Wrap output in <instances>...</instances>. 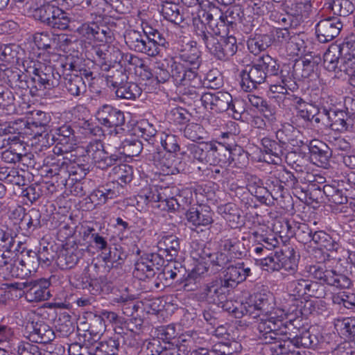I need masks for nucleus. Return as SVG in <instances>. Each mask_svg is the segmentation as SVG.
<instances>
[{"label":"nucleus","instance_id":"52","mask_svg":"<svg viewBox=\"0 0 355 355\" xmlns=\"http://www.w3.org/2000/svg\"><path fill=\"white\" fill-rule=\"evenodd\" d=\"M103 259L107 264L112 268L122 266L128 257V253L121 245L110 246L108 250L103 254Z\"/></svg>","mask_w":355,"mask_h":355},{"label":"nucleus","instance_id":"36","mask_svg":"<svg viewBox=\"0 0 355 355\" xmlns=\"http://www.w3.org/2000/svg\"><path fill=\"white\" fill-rule=\"evenodd\" d=\"M157 247L159 252L156 254L171 261L178 257L180 252V239L174 234L164 235L158 241Z\"/></svg>","mask_w":355,"mask_h":355},{"label":"nucleus","instance_id":"20","mask_svg":"<svg viewBox=\"0 0 355 355\" xmlns=\"http://www.w3.org/2000/svg\"><path fill=\"white\" fill-rule=\"evenodd\" d=\"M52 139L56 142L53 149L54 154L69 153L76 152V148L73 150V146L76 144L77 139L72 125L69 123H64L55 129Z\"/></svg>","mask_w":355,"mask_h":355},{"label":"nucleus","instance_id":"64","mask_svg":"<svg viewBox=\"0 0 355 355\" xmlns=\"http://www.w3.org/2000/svg\"><path fill=\"white\" fill-rule=\"evenodd\" d=\"M268 346L272 355H305V352H301L295 349V346L288 340L272 341Z\"/></svg>","mask_w":355,"mask_h":355},{"label":"nucleus","instance_id":"25","mask_svg":"<svg viewBox=\"0 0 355 355\" xmlns=\"http://www.w3.org/2000/svg\"><path fill=\"white\" fill-rule=\"evenodd\" d=\"M267 29L266 25H261L247 40L248 49L251 53L257 55L273 44V32H268Z\"/></svg>","mask_w":355,"mask_h":355},{"label":"nucleus","instance_id":"9","mask_svg":"<svg viewBox=\"0 0 355 355\" xmlns=\"http://www.w3.org/2000/svg\"><path fill=\"white\" fill-rule=\"evenodd\" d=\"M324 64L329 71H334L339 63L355 64V40H345L331 45L324 54Z\"/></svg>","mask_w":355,"mask_h":355},{"label":"nucleus","instance_id":"11","mask_svg":"<svg viewBox=\"0 0 355 355\" xmlns=\"http://www.w3.org/2000/svg\"><path fill=\"white\" fill-rule=\"evenodd\" d=\"M64 10L51 2H44L33 10L34 18L53 30L63 31Z\"/></svg>","mask_w":355,"mask_h":355},{"label":"nucleus","instance_id":"53","mask_svg":"<svg viewBox=\"0 0 355 355\" xmlns=\"http://www.w3.org/2000/svg\"><path fill=\"white\" fill-rule=\"evenodd\" d=\"M63 31H74L76 33L78 26L85 24L87 17V12L83 9H74L70 13L64 11Z\"/></svg>","mask_w":355,"mask_h":355},{"label":"nucleus","instance_id":"32","mask_svg":"<svg viewBox=\"0 0 355 355\" xmlns=\"http://www.w3.org/2000/svg\"><path fill=\"white\" fill-rule=\"evenodd\" d=\"M69 283L76 289L87 290L92 295H97L102 291L100 284L92 279L87 268L81 272L71 274L69 276Z\"/></svg>","mask_w":355,"mask_h":355},{"label":"nucleus","instance_id":"61","mask_svg":"<svg viewBox=\"0 0 355 355\" xmlns=\"http://www.w3.org/2000/svg\"><path fill=\"white\" fill-rule=\"evenodd\" d=\"M198 254L202 259L207 257L210 266H211L214 270L217 271L223 270L229 263L232 262L225 251H217L210 253L206 252L202 250V252Z\"/></svg>","mask_w":355,"mask_h":355},{"label":"nucleus","instance_id":"3","mask_svg":"<svg viewBox=\"0 0 355 355\" xmlns=\"http://www.w3.org/2000/svg\"><path fill=\"white\" fill-rule=\"evenodd\" d=\"M163 266L162 271L158 275V279H164L166 282L176 279V283L182 285L185 291L196 290L198 288L196 285L198 279L201 275L208 271V267L199 263L185 276L186 268L179 262L171 261Z\"/></svg>","mask_w":355,"mask_h":355},{"label":"nucleus","instance_id":"60","mask_svg":"<svg viewBox=\"0 0 355 355\" xmlns=\"http://www.w3.org/2000/svg\"><path fill=\"white\" fill-rule=\"evenodd\" d=\"M153 74L157 83H165L172 78L177 85L174 71L172 70V59L166 64L164 62H156L153 69Z\"/></svg>","mask_w":355,"mask_h":355},{"label":"nucleus","instance_id":"58","mask_svg":"<svg viewBox=\"0 0 355 355\" xmlns=\"http://www.w3.org/2000/svg\"><path fill=\"white\" fill-rule=\"evenodd\" d=\"M178 3L177 2H166V3L162 4V10L160 11L165 19L175 25H180L184 19V15L180 12Z\"/></svg>","mask_w":355,"mask_h":355},{"label":"nucleus","instance_id":"28","mask_svg":"<svg viewBox=\"0 0 355 355\" xmlns=\"http://www.w3.org/2000/svg\"><path fill=\"white\" fill-rule=\"evenodd\" d=\"M214 211L209 205L200 204L190 207L185 214L187 222L191 225L207 227L214 223Z\"/></svg>","mask_w":355,"mask_h":355},{"label":"nucleus","instance_id":"50","mask_svg":"<svg viewBox=\"0 0 355 355\" xmlns=\"http://www.w3.org/2000/svg\"><path fill=\"white\" fill-rule=\"evenodd\" d=\"M218 213L229 223L232 228H236L241 225V211L234 203L228 202L220 205L217 208Z\"/></svg>","mask_w":355,"mask_h":355},{"label":"nucleus","instance_id":"37","mask_svg":"<svg viewBox=\"0 0 355 355\" xmlns=\"http://www.w3.org/2000/svg\"><path fill=\"white\" fill-rule=\"evenodd\" d=\"M123 36L125 42L130 50L150 56V49H148V39L141 31L128 29Z\"/></svg>","mask_w":355,"mask_h":355},{"label":"nucleus","instance_id":"17","mask_svg":"<svg viewBox=\"0 0 355 355\" xmlns=\"http://www.w3.org/2000/svg\"><path fill=\"white\" fill-rule=\"evenodd\" d=\"M320 112L325 116L326 125H329L332 130L340 132L347 130L349 125L347 123V114L338 108L329 96L327 100L322 99Z\"/></svg>","mask_w":355,"mask_h":355},{"label":"nucleus","instance_id":"63","mask_svg":"<svg viewBox=\"0 0 355 355\" xmlns=\"http://www.w3.org/2000/svg\"><path fill=\"white\" fill-rule=\"evenodd\" d=\"M20 47L16 44L0 45V60L5 64L14 65L19 62Z\"/></svg>","mask_w":355,"mask_h":355},{"label":"nucleus","instance_id":"8","mask_svg":"<svg viewBox=\"0 0 355 355\" xmlns=\"http://www.w3.org/2000/svg\"><path fill=\"white\" fill-rule=\"evenodd\" d=\"M30 78V94L33 96H38L37 92L45 89H51L58 87L61 80V75L51 66L39 64L38 67L34 66Z\"/></svg>","mask_w":355,"mask_h":355},{"label":"nucleus","instance_id":"24","mask_svg":"<svg viewBox=\"0 0 355 355\" xmlns=\"http://www.w3.org/2000/svg\"><path fill=\"white\" fill-rule=\"evenodd\" d=\"M343 22L338 17H329L320 20L315 26L318 40L326 43L336 37L343 28Z\"/></svg>","mask_w":355,"mask_h":355},{"label":"nucleus","instance_id":"38","mask_svg":"<svg viewBox=\"0 0 355 355\" xmlns=\"http://www.w3.org/2000/svg\"><path fill=\"white\" fill-rule=\"evenodd\" d=\"M174 187H170V197L165 203V206H162L164 209H166L167 211H174L180 208L185 209L186 206H189L193 201V191L190 188H186L180 191V193L174 196Z\"/></svg>","mask_w":355,"mask_h":355},{"label":"nucleus","instance_id":"4","mask_svg":"<svg viewBox=\"0 0 355 355\" xmlns=\"http://www.w3.org/2000/svg\"><path fill=\"white\" fill-rule=\"evenodd\" d=\"M172 59V70L175 76H200L198 69L202 64V51L197 46V42L191 41L181 49L178 55Z\"/></svg>","mask_w":355,"mask_h":355},{"label":"nucleus","instance_id":"49","mask_svg":"<svg viewBox=\"0 0 355 355\" xmlns=\"http://www.w3.org/2000/svg\"><path fill=\"white\" fill-rule=\"evenodd\" d=\"M63 85L68 94L72 96H79L87 91L83 78L73 73L66 74L63 78Z\"/></svg>","mask_w":355,"mask_h":355},{"label":"nucleus","instance_id":"1","mask_svg":"<svg viewBox=\"0 0 355 355\" xmlns=\"http://www.w3.org/2000/svg\"><path fill=\"white\" fill-rule=\"evenodd\" d=\"M280 65L277 60L266 54L259 57L239 73L240 85L243 91L250 93L257 89L268 78L279 73Z\"/></svg>","mask_w":355,"mask_h":355},{"label":"nucleus","instance_id":"30","mask_svg":"<svg viewBox=\"0 0 355 355\" xmlns=\"http://www.w3.org/2000/svg\"><path fill=\"white\" fill-rule=\"evenodd\" d=\"M284 315L286 316V320L282 321V326H279L275 334L274 341L288 340L293 343L298 332H300L302 319L295 317L292 311H288Z\"/></svg>","mask_w":355,"mask_h":355},{"label":"nucleus","instance_id":"29","mask_svg":"<svg viewBox=\"0 0 355 355\" xmlns=\"http://www.w3.org/2000/svg\"><path fill=\"white\" fill-rule=\"evenodd\" d=\"M50 282L46 279L27 282L24 296L28 302H38L48 300L51 297Z\"/></svg>","mask_w":355,"mask_h":355},{"label":"nucleus","instance_id":"44","mask_svg":"<svg viewBox=\"0 0 355 355\" xmlns=\"http://www.w3.org/2000/svg\"><path fill=\"white\" fill-rule=\"evenodd\" d=\"M322 338V336L314 328L302 329H300V332L297 334V337L295 338L292 343L297 347L315 349Z\"/></svg>","mask_w":355,"mask_h":355},{"label":"nucleus","instance_id":"14","mask_svg":"<svg viewBox=\"0 0 355 355\" xmlns=\"http://www.w3.org/2000/svg\"><path fill=\"white\" fill-rule=\"evenodd\" d=\"M165 262L164 258L156 253L142 254L135 262L133 276L141 281L153 277Z\"/></svg>","mask_w":355,"mask_h":355},{"label":"nucleus","instance_id":"47","mask_svg":"<svg viewBox=\"0 0 355 355\" xmlns=\"http://www.w3.org/2000/svg\"><path fill=\"white\" fill-rule=\"evenodd\" d=\"M84 241L89 243V246L95 248L97 251H101L103 254L110 245L107 243V237L105 236V233H99L93 227H88L83 232Z\"/></svg>","mask_w":355,"mask_h":355},{"label":"nucleus","instance_id":"22","mask_svg":"<svg viewBox=\"0 0 355 355\" xmlns=\"http://www.w3.org/2000/svg\"><path fill=\"white\" fill-rule=\"evenodd\" d=\"M297 173V175L295 176L294 173L288 169H286L284 166L281 167L279 169L276 170L274 173L278 179V181L283 184L285 187H287L291 189L295 190L296 191L298 189H300L303 191V189L300 185V182H312L315 180L314 175L309 173L308 171H304L302 169L299 171L295 169Z\"/></svg>","mask_w":355,"mask_h":355},{"label":"nucleus","instance_id":"45","mask_svg":"<svg viewBox=\"0 0 355 355\" xmlns=\"http://www.w3.org/2000/svg\"><path fill=\"white\" fill-rule=\"evenodd\" d=\"M280 261L282 263V269L289 275H295L298 270V264L300 255L293 247H287L285 250H281Z\"/></svg>","mask_w":355,"mask_h":355},{"label":"nucleus","instance_id":"10","mask_svg":"<svg viewBox=\"0 0 355 355\" xmlns=\"http://www.w3.org/2000/svg\"><path fill=\"white\" fill-rule=\"evenodd\" d=\"M203 36V43L208 52L217 60L227 61L236 54L238 50L236 38L232 35L223 37H211L208 39L205 33L200 34Z\"/></svg>","mask_w":355,"mask_h":355},{"label":"nucleus","instance_id":"34","mask_svg":"<svg viewBox=\"0 0 355 355\" xmlns=\"http://www.w3.org/2000/svg\"><path fill=\"white\" fill-rule=\"evenodd\" d=\"M71 158H69V161L73 162L69 164V174H70V181L73 180H81L85 175L89 173L90 168V164L87 159V155L81 153L80 152H75V154H71ZM64 159H68L67 157H64Z\"/></svg>","mask_w":355,"mask_h":355},{"label":"nucleus","instance_id":"12","mask_svg":"<svg viewBox=\"0 0 355 355\" xmlns=\"http://www.w3.org/2000/svg\"><path fill=\"white\" fill-rule=\"evenodd\" d=\"M203 100L204 107L206 109L209 108L218 113L230 111L235 119H239L241 116V112L236 108V103L239 101H234L232 95L227 92H207Z\"/></svg>","mask_w":355,"mask_h":355},{"label":"nucleus","instance_id":"51","mask_svg":"<svg viewBox=\"0 0 355 355\" xmlns=\"http://www.w3.org/2000/svg\"><path fill=\"white\" fill-rule=\"evenodd\" d=\"M55 39L56 35L48 31L36 32L33 36V42L37 49L48 53L56 51Z\"/></svg>","mask_w":355,"mask_h":355},{"label":"nucleus","instance_id":"33","mask_svg":"<svg viewBox=\"0 0 355 355\" xmlns=\"http://www.w3.org/2000/svg\"><path fill=\"white\" fill-rule=\"evenodd\" d=\"M310 159L313 164L323 168L329 166V159L332 156V150L328 145L318 139H313L308 146Z\"/></svg>","mask_w":355,"mask_h":355},{"label":"nucleus","instance_id":"42","mask_svg":"<svg viewBox=\"0 0 355 355\" xmlns=\"http://www.w3.org/2000/svg\"><path fill=\"white\" fill-rule=\"evenodd\" d=\"M42 213L36 208H31L26 211L21 223H18L19 228L25 236L31 235L35 230L42 226Z\"/></svg>","mask_w":355,"mask_h":355},{"label":"nucleus","instance_id":"19","mask_svg":"<svg viewBox=\"0 0 355 355\" xmlns=\"http://www.w3.org/2000/svg\"><path fill=\"white\" fill-rule=\"evenodd\" d=\"M175 77L177 85L185 86L182 92V98L183 101H189V103L200 101L204 107V100L205 94L207 92H202L204 83L202 81L200 76H182Z\"/></svg>","mask_w":355,"mask_h":355},{"label":"nucleus","instance_id":"15","mask_svg":"<svg viewBox=\"0 0 355 355\" xmlns=\"http://www.w3.org/2000/svg\"><path fill=\"white\" fill-rule=\"evenodd\" d=\"M103 43L94 46V62L103 71H110L116 64H120L121 49L114 45Z\"/></svg>","mask_w":355,"mask_h":355},{"label":"nucleus","instance_id":"23","mask_svg":"<svg viewBox=\"0 0 355 355\" xmlns=\"http://www.w3.org/2000/svg\"><path fill=\"white\" fill-rule=\"evenodd\" d=\"M87 246L74 244L63 248L57 255L55 263L60 270H69L74 268L85 254Z\"/></svg>","mask_w":355,"mask_h":355},{"label":"nucleus","instance_id":"16","mask_svg":"<svg viewBox=\"0 0 355 355\" xmlns=\"http://www.w3.org/2000/svg\"><path fill=\"white\" fill-rule=\"evenodd\" d=\"M231 290L221 277L217 276L207 280L203 284L200 295L201 299L208 304L219 305L226 301Z\"/></svg>","mask_w":355,"mask_h":355},{"label":"nucleus","instance_id":"62","mask_svg":"<svg viewBox=\"0 0 355 355\" xmlns=\"http://www.w3.org/2000/svg\"><path fill=\"white\" fill-rule=\"evenodd\" d=\"M325 5L338 17H346L355 10V6L350 0H331L325 3Z\"/></svg>","mask_w":355,"mask_h":355},{"label":"nucleus","instance_id":"54","mask_svg":"<svg viewBox=\"0 0 355 355\" xmlns=\"http://www.w3.org/2000/svg\"><path fill=\"white\" fill-rule=\"evenodd\" d=\"M323 193L329 202L336 205H343L347 202V194L340 188L339 182L323 185Z\"/></svg>","mask_w":355,"mask_h":355},{"label":"nucleus","instance_id":"21","mask_svg":"<svg viewBox=\"0 0 355 355\" xmlns=\"http://www.w3.org/2000/svg\"><path fill=\"white\" fill-rule=\"evenodd\" d=\"M38 268L35 251L26 250L21 259H17L9 266V274L12 277L25 279L35 273Z\"/></svg>","mask_w":355,"mask_h":355},{"label":"nucleus","instance_id":"31","mask_svg":"<svg viewBox=\"0 0 355 355\" xmlns=\"http://www.w3.org/2000/svg\"><path fill=\"white\" fill-rule=\"evenodd\" d=\"M26 328L29 329L28 338L33 343L47 344L55 338L53 329L42 320L33 321Z\"/></svg>","mask_w":355,"mask_h":355},{"label":"nucleus","instance_id":"40","mask_svg":"<svg viewBox=\"0 0 355 355\" xmlns=\"http://www.w3.org/2000/svg\"><path fill=\"white\" fill-rule=\"evenodd\" d=\"M298 133L299 131L290 124L283 125L275 132L276 139L278 140L288 155L292 153L293 147L298 146L297 139Z\"/></svg>","mask_w":355,"mask_h":355},{"label":"nucleus","instance_id":"18","mask_svg":"<svg viewBox=\"0 0 355 355\" xmlns=\"http://www.w3.org/2000/svg\"><path fill=\"white\" fill-rule=\"evenodd\" d=\"M95 116L101 125L107 128L113 129L116 134L119 133V130H124L122 128L125 123L124 112L112 105H101Z\"/></svg>","mask_w":355,"mask_h":355},{"label":"nucleus","instance_id":"26","mask_svg":"<svg viewBox=\"0 0 355 355\" xmlns=\"http://www.w3.org/2000/svg\"><path fill=\"white\" fill-rule=\"evenodd\" d=\"M51 121L50 114L40 110L29 112L26 119H24L26 131L31 130L30 134L35 136H41L42 133L46 132Z\"/></svg>","mask_w":355,"mask_h":355},{"label":"nucleus","instance_id":"48","mask_svg":"<svg viewBox=\"0 0 355 355\" xmlns=\"http://www.w3.org/2000/svg\"><path fill=\"white\" fill-rule=\"evenodd\" d=\"M15 236L11 228L6 224L0 223V251L19 252L22 243L19 242L15 247Z\"/></svg>","mask_w":355,"mask_h":355},{"label":"nucleus","instance_id":"56","mask_svg":"<svg viewBox=\"0 0 355 355\" xmlns=\"http://www.w3.org/2000/svg\"><path fill=\"white\" fill-rule=\"evenodd\" d=\"M113 93L116 98L135 101L141 95L142 89L136 83L128 80Z\"/></svg>","mask_w":355,"mask_h":355},{"label":"nucleus","instance_id":"13","mask_svg":"<svg viewBox=\"0 0 355 355\" xmlns=\"http://www.w3.org/2000/svg\"><path fill=\"white\" fill-rule=\"evenodd\" d=\"M259 322L257 324V330L259 333V339L266 344L272 343L275 339V334L284 320V310L275 309L270 313L259 314Z\"/></svg>","mask_w":355,"mask_h":355},{"label":"nucleus","instance_id":"7","mask_svg":"<svg viewBox=\"0 0 355 355\" xmlns=\"http://www.w3.org/2000/svg\"><path fill=\"white\" fill-rule=\"evenodd\" d=\"M203 21L200 17H194L193 19V33L199 41L203 40V36L200 34L205 33L208 36L223 37L230 36V29L232 28L226 23L223 16L220 15L218 18H214L213 15L209 12L203 14Z\"/></svg>","mask_w":355,"mask_h":355},{"label":"nucleus","instance_id":"39","mask_svg":"<svg viewBox=\"0 0 355 355\" xmlns=\"http://www.w3.org/2000/svg\"><path fill=\"white\" fill-rule=\"evenodd\" d=\"M176 155L174 153L155 151L152 154V159L164 173L175 174L181 171L177 164Z\"/></svg>","mask_w":355,"mask_h":355},{"label":"nucleus","instance_id":"43","mask_svg":"<svg viewBox=\"0 0 355 355\" xmlns=\"http://www.w3.org/2000/svg\"><path fill=\"white\" fill-rule=\"evenodd\" d=\"M91 347L89 355H119L120 341L119 336H114L108 339L99 341Z\"/></svg>","mask_w":355,"mask_h":355},{"label":"nucleus","instance_id":"2","mask_svg":"<svg viewBox=\"0 0 355 355\" xmlns=\"http://www.w3.org/2000/svg\"><path fill=\"white\" fill-rule=\"evenodd\" d=\"M76 152L86 153L87 160L90 159L96 167L103 171L123 162L120 149L110 144L104 145L100 139L91 141L85 148L78 147Z\"/></svg>","mask_w":355,"mask_h":355},{"label":"nucleus","instance_id":"6","mask_svg":"<svg viewBox=\"0 0 355 355\" xmlns=\"http://www.w3.org/2000/svg\"><path fill=\"white\" fill-rule=\"evenodd\" d=\"M306 268L311 277L323 286L327 284L338 289H347L352 286L348 270L340 272L337 270L336 268L327 267L324 263L310 265Z\"/></svg>","mask_w":355,"mask_h":355},{"label":"nucleus","instance_id":"41","mask_svg":"<svg viewBox=\"0 0 355 355\" xmlns=\"http://www.w3.org/2000/svg\"><path fill=\"white\" fill-rule=\"evenodd\" d=\"M221 247L231 261L234 259H241L245 257L248 254V249L243 242L237 237L223 239Z\"/></svg>","mask_w":355,"mask_h":355},{"label":"nucleus","instance_id":"59","mask_svg":"<svg viewBox=\"0 0 355 355\" xmlns=\"http://www.w3.org/2000/svg\"><path fill=\"white\" fill-rule=\"evenodd\" d=\"M151 333L153 336L162 341L166 345H172V340L178 336L176 326L174 324L158 326L155 327Z\"/></svg>","mask_w":355,"mask_h":355},{"label":"nucleus","instance_id":"35","mask_svg":"<svg viewBox=\"0 0 355 355\" xmlns=\"http://www.w3.org/2000/svg\"><path fill=\"white\" fill-rule=\"evenodd\" d=\"M249 303L252 306V311L259 314L270 313L274 309L275 305L273 294L265 289L252 295Z\"/></svg>","mask_w":355,"mask_h":355},{"label":"nucleus","instance_id":"46","mask_svg":"<svg viewBox=\"0 0 355 355\" xmlns=\"http://www.w3.org/2000/svg\"><path fill=\"white\" fill-rule=\"evenodd\" d=\"M293 65L294 73L298 80L317 75L318 62L313 58L296 60Z\"/></svg>","mask_w":355,"mask_h":355},{"label":"nucleus","instance_id":"57","mask_svg":"<svg viewBox=\"0 0 355 355\" xmlns=\"http://www.w3.org/2000/svg\"><path fill=\"white\" fill-rule=\"evenodd\" d=\"M209 156L210 161L213 164L220 166H228L230 159V148L222 147L220 146H216L214 144H209Z\"/></svg>","mask_w":355,"mask_h":355},{"label":"nucleus","instance_id":"5","mask_svg":"<svg viewBox=\"0 0 355 355\" xmlns=\"http://www.w3.org/2000/svg\"><path fill=\"white\" fill-rule=\"evenodd\" d=\"M105 18L106 16L99 12H90V21L78 26L76 33L90 42L112 43L114 36L112 31L105 24Z\"/></svg>","mask_w":355,"mask_h":355},{"label":"nucleus","instance_id":"55","mask_svg":"<svg viewBox=\"0 0 355 355\" xmlns=\"http://www.w3.org/2000/svg\"><path fill=\"white\" fill-rule=\"evenodd\" d=\"M263 232V230L261 232L258 230L250 232V237L254 242H260L268 253L274 252L279 248V239L274 234Z\"/></svg>","mask_w":355,"mask_h":355},{"label":"nucleus","instance_id":"27","mask_svg":"<svg viewBox=\"0 0 355 355\" xmlns=\"http://www.w3.org/2000/svg\"><path fill=\"white\" fill-rule=\"evenodd\" d=\"M170 194V187L153 185L143 189L139 194V198L144 200L146 205L158 203L156 205L157 208L166 211V209L162 206L166 207L165 203L168 201Z\"/></svg>","mask_w":355,"mask_h":355}]
</instances>
